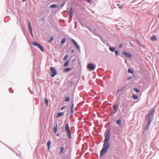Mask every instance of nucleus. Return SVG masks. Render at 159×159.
I'll use <instances>...</instances> for the list:
<instances>
[{
  "label": "nucleus",
  "mask_w": 159,
  "mask_h": 159,
  "mask_svg": "<svg viewBox=\"0 0 159 159\" xmlns=\"http://www.w3.org/2000/svg\"><path fill=\"white\" fill-rule=\"evenodd\" d=\"M63 114H64L63 112H61L58 113L57 114V115L56 116V117L58 118V117H60L62 116V115H63Z\"/></svg>",
  "instance_id": "nucleus-14"
},
{
  "label": "nucleus",
  "mask_w": 159,
  "mask_h": 159,
  "mask_svg": "<svg viewBox=\"0 0 159 159\" xmlns=\"http://www.w3.org/2000/svg\"><path fill=\"white\" fill-rule=\"evenodd\" d=\"M74 113V104H73L72 105L71 109H70V113L72 114Z\"/></svg>",
  "instance_id": "nucleus-18"
},
{
  "label": "nucleus",
  "mask_w": 159,
  "mask_h": 159,
  "mask_svg": "<svg viewBox=\"0 0 159 159\" xmlns=\"http://www.w3.org/2000/svg\"><path fill=\"white\" fill-rule=\"evenodd\" d=\"M87 1H88L89 2H90V0H86Z\"/></svg>",
  "instance_id": "nucleus-39"
},
{
  "label": "nucleus",
  "mask_w": 159,
  "mask_h": 159,
  "mask_svg": "<svg viewBox=\"0 0 159 159\" xmlns=\"http://www.w3.org/2000/svg\"><path fill=\"white\" fill-rule=\"evenodd\" d=\"M122 53L124 54L126 57L131 58V55L129 52H122Z\"/></svg>",
  "instance_id": "nucleus-9"
},
{
  "label": "nucleus",
  "mask_w": 159,
  "mask_h": 159,
  "mask_svg": "<svg viewBox=\"0 0 159 159\" xmlns=\"http://www.w3.org/2000/svg\"><path fill=\"white\" fill-rule=\"evenodd\" d=\"M50 7L51 8H55L57 7V5L55 4H52L50 6Z\"/></svg>",
  "instance_id": "nucleus-25"
},
{
  "label": "nucleus",
  "mask_w": 159,
  "mask_h": 159,
  "mask_svg": "<svg viewBox=\"0 0 159 159\" xmlns=\"http://www.w3.org/2000/svg\"><path fill=\"white\" fill-rule=\"evenodd\" d=\"M87 1H88L89 2H90V0H86Z\"/></svg>",
  "instance_id": "nucleus-37"
},
{
  "label": "nucleus",
  "mask_w": 159,
  "mask_h": 159,
  "mask_svg": "<svg viewBox=\"0 0 159 159\" xmlns=\"http://www.w3.org/2000/svg\"><path fill=\"white\" fill-rule=\"evenodd\" d=\"M64 152V148L63 147H61L60 148V152L59 153L63 154Z\"/></svg>",
  "instance_id": "nucleus-16"
},
{
  "label": "nucleus",
  "mask_w": 159,
  "mask_h": 159,
  "mask_svg": "<svg viewBox=\"0 0 159 159\" xmlns=\"http://www.w3.org/2000/svg\"><path fill=\"white\" fill-rule=\"evenodd\" d=\"M87 1H88L89 2H90V0H86Z\"/></svg>",
  "instance_id": "nucleus-36"
},
{
  "label": "nucleus",
  "mask_w": 159,
  "mask_h": 159,
  "mask_svg": "<svg viewBox=\"0 0 159 159\" xmlns=\"http://www.w3.org/2000/svg\"><path fill=\"white\" fill-rule=\"evenodd\" d=\"M113 108L115 110L114 113H115L117 111V109L118 107V105L116 104L113 106Z\"/></svg>",
  "instance_id": "nucleus-15"
},
{
  "label": "nucleus",
  "mask_w": 159,
  "mask_h": 159,
  "mask_svg": "<svg viewBox=\"0 0 159 159\" xmlns=\"http://www.w3.org/2000/svg\"><path fill=\"white\" fill-rule=\"evenodd\" d=\"M115 53L116 56H117L118 55V51H116L115 52Z\"/></svg>",
  "instance_id": "nucleus-33"
},
{
  "label": "nucleus",
  "mask_w": 159,
  "mask_h": 159,
  "mask_svg": "<svg viewBox=\"0 0 159 159\" xmlns=\"http://www.w3.org/2000/svg\"><path fill=\"white\" fill-rule=\"evenodd\" d=\"M154 110L153 109L152 111H150L147 116L146 120H148L147 123V125L145 127V129H148L149 128V127L152 121L153 117V113Z\"/></svg>",
  "instance_id": "nucleus-1"
},
{
  "label": "nucleus",
  "mask_w": 159,
  "mask_h": 159,
  "mask_svg": "<svg viewBox=\"0 0 159 159\" xmlns=\"http://www.w3.org/2000/svg\"><path fill=\"white\" fill-rule=\"evenodd\" d=\"M117 6L120 9H121L123 7L122 6L119 4H118Z\"/></svg>",
  "instance_id": "nucleus-29"
},
{
  "label": "nucleus",
  "mask_w": 159,
  "mask_h": 159,
  "mask_svg": "<svg viewBox=\"0 0 159 159\" xmlns=\"http://www.w3.org/2000/svg\"><path fill=\"white\" fill-rule=\"evenodd\" d=\"M51 73H50L51 76L53 77L57 74V71L56 70L54 67H51L50 68Z\"/></svg>",
  "instance_id": "nucleus-5"
},
{
  "label": "nucleus",
  "mask_w": 159,
  "mask_h": 159,
  "mask_svg": "<svg viewBox=\"0 0 159 159\" xmlns=\"http://www.w3.org/2000/svg\"><path fill=\"white\" fill-rule=\"evenodd\" d=\"M151 39L152 41L157 40V38L155 36H152L151 38Z\"/></svg>",
  "instance_id": "nucleus-24"
},
{
  "label": "nucleus",
  "mask_w": 159,
  "mask_h": 159,
  "mask_svg": "<svg viewBox=\"0 0 159 159\" xmlns=\"http://www.w3.org/2000/svg\"><path fill=\"white\" fill-rule=\"evenodd\" d=\"M110 138V135L109 134V132H108L105 135V139L104 141V144L105 145L109 144L108 143L109 140Z\"/></svg>",
  "instance_id": "nucleus-4"
},
{
  "label": "nucleus",
  "mask_w": 159,
  "mask_h": 159,
  "mask_svg": "<svg viewBox=\"0 0 159 159\" xmlns=\"http://www.w3.org/2000/svg\"><path fill=\"white\" fill-rule=\"evenodd\" d=\"M71 41L72 42L73 44L75 46V47H76V48H77V49L79 50H80V46L78 45V44L73 39H71Z\"/></svg>",
  "instance_id": "nucleus-8"
},
{
  "label": "nucleus",
  "mask_w": 159,
  "mask_h": 159,
  "mask_svg": "<svg viewBox=\"0 0 159 159\" xmlns=\"http://www.w3.org/2000/svg\"><path fill=\"white\" fill-rule=\"evenodd\" d=\"M71 68H67L64 70V71L66 72H68L70 70H71Z\"/></svg>",
  "instance_id": "nucleus-21"
},
{
  "label": "nucleus",
  "mask_w": 159,
  "mask_h": 159,
  "mask_svg": "<svg viewBox=\"0 0 159 159\" xmlns=\"http://www.w3.org/2000/svg\"><path fill=\"white\" fill-rule=\"evenodd\" d=\"M70 100V99L69 97H66L65 98V101L66 102H68Z\"/></svg>",
  "instance_id": "nucleus-31"
},
{
  "label": "nucleus",
  "mask_w": 159,
  "mask_h": 159,
  "mask_svg": "<svg viewBox=\"0 0 159 159\" xmlns=\"http://www.w3.org/2000/svg\"><path fill=\"white\" fill-rule=\"evenodd\" d=\"M51 142L50 140H49L47 143V145L48 146V149H50V145H51Z\"/></svg>",
  "instance_id": "nucleus-17"
},
{
  "label": "nucleus",
  "mask_w": 159,
  "mask_h": 159,
  "mask_svg": "<svg viewBox=\"0 0 159 159\" xmlns=\"http://www.w3.org/2000/svg\"><path fill=\"white\" fill-rule=\"evenodd\" d=\"M28 24L29 28L30 30V33L31 35L32 36H33V34H32V27L31 26L30 22L29 20L28 21Z\"/></svg>",
  "instance_id": "nucleus-10"
},
{
  "label": "nucleus",
  "mask_w": 159,
  "mask_h": 159,
  "mask_svg": "<svg viewBox=\"0 0 159 159\" xmlns=\"http://www.w3.org/2000/svg\"><path fill=\"white\" fill-rule=\"evenodd\" d=\"M109 49L111 51L114 52L115 51V48L113 47H110Z\"/></svg>",
  "instance_id": "nucleus-23"
},
{
  "label": "nucleus",
  "mask_w": 159,
  "mask_h": 159,
  "mask_svg": "<svg viewBox=\"0 0 159 159\" xmlns=\"http://www.w3.org/2000/svg\"><path fill=\"white\" fill-rule=\"evenodd\" d=\"M57 124H56V125L55 126H54L53 128V130L54 132V133H56L57 132Z\"/></svg>",
  "instance_id": "nucleus-13"
},
{
  "label": "nucleus",
  "mask_w": 159,
  "mask_h": 159,
  "mask_svg": "<svg viewBox=\"0 0 159 159\" xmlns=\"http://www.w3.org/2000/svg\"><path fill=\"white\" fill-rule=\"evenodd\" d=\"M123 47V45L122 44H120L119 46L120 48H121Z\"/></svg>",
  "instance_id": "nucleus-35"
},
{
  "label": "nucleus",
  "mask_w": 159,
  "mask_h": 159,
  "mask_svg": "<svg viewBox=\"0 0 159 159\" xmlns=\"http://www.w3.org/2000/svg\"><path fill=\"white\" fill-rule=\"evenodd\" d=\"M32 44L34 46H37L43 52L44 51L43 48V47L39 43L36 42H34L32 43Z\"/></svg>",
  "instance_id": "nucleus-6"
},
{
  "label": "nucleus",
  "mask_w": 159,
  "mask_h": 159,
  "mask_svg": "<svg viewBox=\"0 0 159 159\" xmlns=\"http://www.w3.org/2000/svg\"><path fill=\"white\" fill-rule=\"evenodd\" d=\"M103 148L100 151V156H102L106 153L109 148V144L103 145Z\"/></svg>",
  "instance_id": "nucleus-2"
},
{
  "label": "nucleus",
  "mask_w": 159,
  "mask_h": 159,
  "mask_svg": "<svg viewBox=\"0 0 159 159\" xmlns=\"http://www.w3.org/2000/svg\"><path fill=\"white\" fill-rule=\"evenodd\" d=\"M25 1V0H23V2H24Z\"/></svg>",
  "instance_id": "nucleus-41"
},
{
  "label": "nucleus",
  "mask_w": 159,
  "mask_h": 159,
  "mask_svg": "<svg viewBox=\"0 0 159 159\" xmlns=\"http://www.w3.org/2000/svg\"><path fill=\"white\" fill-rule=\"evenodd\" d=\"M53 37H51L49 39V42H51L52 41H53Z\"/></svg>",
  "instance_id": "nucleus-32"
},
{
  "label": "nucleus",
  "mask_w": 159,
  "mask_h": 159,
  "mask_svg": "<svg viewBox=\"0 0 159 159\" xmlns=\"http://www.w3.org/2000/svg\"><path fill=\"white\" fill-rule=\"evenodd\" d=\"M128 72L129 73H130L131 74H133V71L130 69H128Z\"/></svg>",
  "instance_id": "nucleus-28"
},
{
  "label": "nucleus",
  "mask_w": 159,
  "mask_h": 159,
  "mask_svg": "<svg viewBox=\"0 0 159 159\" xmlns=\"http://www.w3.org/2000/svg\"><path fill=\"white\" fill-rule=\"evenodd\" d=\"M69 61V60H68L66 61L65 62V63L64 65V67H66L68 65Z\"/></svg>",
  "instance_id": "nucleus-20"
},
{
  "label": "nucleus",
  "mask_w": 159,
  "mask_h": 159,
  "mask_svg": "<svg viewBox=\"0 0 159 159\" xmlns=\"http://www.w3.org/2000/svg\"><path fill=\"white\" fill-rule=\"evenodd\" d=\"M116 124L119 125V127H121L122 125L121 124V121L120 120H118L116 122Z\"/></svg>",
  "instance_id": "nucleus-12"
},
{
  "label": "nucleus",
  "mask_w": 159,
  "mask_h": 159,
  "mask_svg": "<svg viewBox=\"0 0 159 159\" xmlns=\"http://www.w3.org/2000/svg\"><path fill=\"white\" fill-rule=\"evenodd\" d=\"M87 68L91 70H93L95 69V67L92 64H89L87 66Z\"/></svg>",
  "instance_id": "nucleus-7"
},
{
  "label": "nucleus",
  "mask_w": 159,
  "mask_h": 159,
  "mask_svg": "<svg viewBox=\"0 0 159 159\" xmlns=\"http://www.w3.org/2000/svg\"><path fill=\"white\" fill-rule=\"evenodd\" d=\"M73 14V11H72V8L71 7L70 8V11H69V16H70V17L71 18L72 17Z\"/></svg>",
  "instance_id": "nucleus-11"
},
{
  "label": "nucleus",
  "mask_w": 159,
  "mask_h": 159,
  "mask_svg": "<svg viewBox=\"0 0 159 159\" xmlns=\"http://www.w3.org/2000/svg\"><path fill=\"white\" fill-rule=\"evenodd\" d=\"M133 98L134 99H138L137 96L135 94H134L133 95Z\"/></svg>",
  "instance_id": "nucleus-26"
},
{
  "label": "nucleus",
  "mask_w": 159,
  "mask_h": 159,
  "mask_svg": "<svg viewBox=\"0 0 159 159\" xmlns=\"http://www.w3.org/2000/svg\"><path fill=\"white\" fill-rule=\"evenodd\" d=\"M87 1H88L89 2H90V0H86Z\"/></svg>",
  "instance_id": "nucleus-38"
},
{
  "label": "nucleus",
  "mask_w": 159,
  "mask_h": 159,
  "mask_svg": "<svg viewBox=\"0 0 159 159\" xmlns=\"http://www.w3.org/2000/svg\"><path fill=\"white\" fill-rule=\"evenodd\" d=\"M65 107H65V106H63V107H62L61 108V110H63L65 108Z\"/></svg>",
  "instance_id": "nucleus-34"
},
{
  "label": "nucleus",
  "mask_w": 159,
  "mask_h": 159,
  "mask_svg": "<svg viewBox=\"0 0 159 159\" xmlns=\"http://www.w3.org/2000/svg\"><path fill=\"white\" fill-rule=\"evenodd\" d=\"M123 89V88H122L120 90H121H121H122Z\"/></svg>",
  "instance_id": "nucleus-40"
},
{
  "label": "nucleus",
  "mask_w": 159,
  "mask_h": 159,
  "mask_svg": "<svg viewBox=\"0 0 159 159\" xmlns=\"http://www.w3.org/2000/svg\"><path fill=\"white\" fill-rule=\"evenodd\" d=\"M133 90L136 93H139L140 92L139 90L136 88H134Z\"/></svg>",
  "instance_id": "nucleus-22"
},
{
  "label": "nucleus",
  "mask_w": 159,
  "mask_h": 159,
  "mask_svg": "<svg viewBox=\"0 0 159 159\" xmlns=\"http://www.w3.org/2000/svg\"><path fill=\"white\" fill-rule=\"evenodd\" d=\"M68 56L67 55H65L63 58V60L65 61L67 59Z\"/></svg>",
  "instance_id": "nucleus-27"
},
{
  "label": "nucleus",
  "mask_w": 159,
  "mask_h": 159,
  "mask_svg": "<svg viewBox=\"0 0 159 159\" xmlns=\"http://www.w3.org/2000/svg\"><path fill=\"white\" fill-rule=\"evenodd\" d=\"M65 129L66 131L67 135L69 139L71 138V134L70 131L69 129L68 124L67 123H66L65 125Z\"/></svg>",
  "instance_id": "nucleus-3"
},
{
  "label": "nucleus",
  "mask_w": 159,
  "mask_h": 159,
  "mask_svg": "<svg viewBox=\"0 0 159 159\" xmlns=\"http://www.w3.org/2000/svg\"><path fill=\"white\" fill-rule=\"evenodd\" d=\"M44 102H45V103L46 104L47 106H48V99L46 98L44 99Z\"/></svg>",
  "instance_id": "nucleus-30"
},
{
  "label": "nucleus",
  "mask_w": 159,
  "mask_h": 159,
  "mask_svg": "<svg viewBox=\"0 0 159 159\" xmlns=\"http://www.w3.org/2000/svg\"><path fill=\"white\" fill-rule=\"evenodd\" d=\"M119 91V90H118L117 91V92H118Z\"/></svg>",
  "instance_id": "nucleus-42"
},
{
  "label": "nucleus",
  "mask_w": 159,
  "mask_h": 159,
  "mask_svg": "<svg viewBox=\"0 0 159 159\" xmlns=\"http://www.w3.org/2000/svg\"><path fill=\"white\" fill-rule=\"evenodd\" d=\"M65 38H62L61 39V43L62 44L64 43L65 42Z\"/></svg>",
  "instance_id": "nucleus-19"
}]
</instances>
